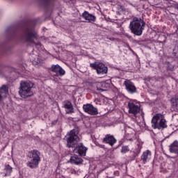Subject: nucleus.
<instances>
[{"label": "nucleus", "mask_w": 178, "mask_h": 178, "mask_svg": "<svg viewBox=\"0 0 178 178\" xmlns=\"http://www.w3.org/2000/svg\"><path fill=\"white\" fill-rule=\"evenodd\" d=\"M34 83L31 81H21L20 88L19 90V97L21 98H29L34 95Z\"/></svg>", "instance_id": "nucleus-1"}, {"label": "nucleus", "mask_w": 178, "mask_h": 178, "mask_svg": "<svg viewBox=\"0 0 178 178\" xmlns=\"http://www.w3.org/2000/svg\"><path fill=\"white\" fill-rule=\"evenodd\" d=\"M145 22L141 18L134 17L133 21L131 22L129 27L132 33L136 35H141L143 30H144Z\"/></svg>", "instance_id": "nucleus-2"}, {"label": "nucleus", "mask_w": 178, "mask_h": 178, "mask_svg": "<svg viewBox=\"0 0 178 178\" xmlns=\"http://www.w3.org/2000/svg\"><path fill=\"white\" fill-rule=\"evenodd\" d=\"M152 127L153 129H166L168 124H166V120L165 116L161 113H157L152 118Z\"/></svg>", "instance_id": "nucleus-3"}, {"label": "nucleus", "mask_w": 178, "mask_h": 178, "mask_svg": "<svg viewBox=\"0 0 178 178\" xmlns=\"http://www.w3.org/2000/svg\"><path fill=\"white\" fill-rule=\"evenodd\" d=\"M40 152L38 150H32L29 152V158L31 159V161H28L27 166L31 168V169H35V168H38V165L41 161V159L40 158Z\"/></svg>", "instance_id": "nucleus-4"}, {"label": "nucleus", "mask_w": 178, "mask_h": 178, "mask_svg": "<svg viewBox=\"0 0 178 178\" xmlns=\"http://www.w3.org/2000/svg\"><path fill=\"white\" fill-rule=\"evenodd\" d=\"M78 134L79 131L76 129H72L65 136L67 147L70 148L73 147L74 145H76V144L80 141V138H79Z\"/></svg>", "instance_id": "nucleus-5"}, {"label": "nucleus", "mask_w": 178, "mask_h": 178, "mask_svg": "<svg viewBox=\"0 0 178 178\" xmlns=\"http://www.w3.org/2000/svg\"><path fill=\"white\" fill-rule=\"evenodd\" d=\"M90 66L92 69L96 70L97 74H106V73H108V67L105 66V64L102 62L96 61L92 63Z\"/></svg>", "instance_id": "nucleus-6"}, {"label": "nucleus", "mask_w": 178, "mask_h": 178, "mask_svg": "<svg viewBox=\"0 0 178 178\" xmlns=\"http://www.w3.org/2000/svg\"><path fill=\"white\" fill-rule=\"evenodd\" d=\"M124 86H125V88L129 94H134L137 92V88L134 86V83L131 82V81L129 79H126L124 81Z\"/></svg>", "instance_id": "nucleus-7"}, {"label": "nucleus", "mask_w": 178, "mask_h": 178, "mask_svg": "<svg viewBox=\"0 0 178 178\" xmlns=\"http://www.w3.org/2000/svg\"><path fill=\"white\" fill-rule=\"evenodd\" d=\"M83 109L84 112L88 113L89 115H98V108L94 107L91 104H84L83 106Z\"/></svg>", "instance_id": "nucleus-8"}, {"label": "nucleus", "mask_w": 178, "mask_h": 178, "mask_svg": "<svg viewBox=\"0 0 178 178\" xmlns=\"http://www.w3.org/2000/svg\"><path fill=\"white\" fill-rule=\"evenodd\" d=\"M128 108L129 113H132L133 115H134V116H136V115H137V113H139L140 111H141L140 106L136 105L133 102L128 103Z\"/></svg>", "instance_id": "nucleus-9"}, {"label": "nucleus", "mask_w": 178, "mask_h": 178, "mask_svg": "<svg viewBox=\"0 0 178 178\" xmlns=\"http://www.w3.org/2000/svg\"><path fill=\"white\" fill-rule=\"evenodd\" d=\"M117 142L118 140L115 136L111 134L106 135L105 138L103 139V143H104V144H108V145H111V147H113Z\"/></svg>", "instance_id": "nucleus-10"}, {"label": "nucleus", "mask_w": 178, "mask_h": 178, "mask_svg": "<svg viewBox=\"0 0 178 178\" xmlns=\"http://www.w3.org/2000/svg\"><path fill=\"white\" fill-rule=\"evenodd\" d=\"M87 147H86L83 143H79L78 146L74 149V152L75 154H79L80 156H86L87 153Z\"/></svg>", "instance_id": "nucleus-11"}, {"label": "nucleus", "mask_w": 178, "mask_h": 178, "mask_svg": "<svg viewBox=\"0 0 178 178\" xmlns=\"http://www.w3.org/2000/svg\"><path fill=\"white\" fill-rule=\"evenodd\" d=\"M152 156V153H151V151L146 150L143 152L141 156V161H143V163L145 164L147 163V162H149Z\"/></svg>", "instance_id": "nucleus-12"}, {"label": "nucleus", "mask_w": 178, "mask_h": 178, "mask_svg": "<svg viewBox=\"0 0 178 178\" xmlns=\"http://www.w3.org/2000/svg\"><path fill=\"white\" fill-rule=\"evenodd\" d=\"M51 72L56 73V76H65V72L63 70L59 65H52Z\"/></svg>", "instance_id": "nucleus-13"}, {"label": "nucleus", "mask_w": 178, "mask_h": 178, "mask_svg": "<svg viewBox=\"0 0 178 178\" xmlns=\"http://www.w3.org/2000/svg\"><path fill=\"white\" fill-rule=\"evenodd\" d=\"M82 17L86 20V22H88V23H92L94 22H95V20L97 19V17H95V16L88 13V12L85 11L83 14H82Z\"/></svg>", "instance_id": "nucleus-14"}, {"label": "nucleus", "mask_w": 178, "mask_h": 178, "mask_svg": "<svg viewBox=\"0 0 178 178\" xmlns=\"http://www.w3.org/2000/svg\"><path fill=\"white\" fill-rule=\"evenodd\" d=\"M169 151L171 154H176L178 155V141L175 140L171 145H169Z\"/></svg>", "instance_id": "nucleus-15"}, {"label": "nucleus", "mask_w": 178, "mask_h": 178, "mask_svg": "<svg viewBox=\"0 0 178 178\" xmlns=\"http://www.w3.org/2000/svg\"><path fill=\"white\" fill-rule=\"evenodd\" d=\"M8 87L6 85H3L1 87H0V102L3 99V98H6V97H8Z\"/></svg>", "instance_id": "nucleus-16"}, {"label": "nucleus", "mask_w": 178, "mask_h": 178, "mask_svg": "<svg viewBox=\"0 0 178 178\" xmlns=\"http://www.w3.org/2000/svg\"><path fill=\"white\" fill-rule=\"evenodd\" d=\"M143 141L140 140H138L136 142V147L133 149V152L136 154V155H138L141 152V149H143Z\"/></svg>", "instance_id": "nucleus-17"}, {"label": "nucleus", "mask_w": 178, "mask_h": 178, "mask_svg": "<svg viewBox=\"0 0 178 178\" xmlns=\"http://www.w3.org/2000/svg\"><path fill=\"white\" fill-rule=\"evenodd\" d=\"M70 162L73 165H80V163H83V159L77 156H71Z\"/></svg>", "instance_id": "nucleus-18"}, {"label": "nucleus", "mask_w": 178, "mask_h": 178, "mask_svg": "<svg viewBox=\"0 0 178 178\" xmlns=\"http://www.w3.org/2000/svg\"><path fill=\"white\" fill-rule=\"evenodd\" d=\"M26 38L28 42H33L34 38H37V35L35 33H33V32L28 31Z\"/></svg>", "instance_id": "nucleus-19"}, {"label": "nucleus", "mask_w": 178, "mask_h": 178, "mask_svg": "<svg viewBox=\"0 0 178 178\" xmlns=\"http://www.w3.org/2000/svg\"><path fill=\"white\" fill-rule=\"evenodd\" d=\"M65 108L66 110L67 113H73V105H72V103L70 102H67L65 104Z\"/></svg>", "instance_id": "nucleus-20"}, {"label": "nucleus", "mask_w": 178, "mask_h": 178, "mask_svg": "<svg viewBox=\"0 0 178 178\" xmlns=\"http://www.w3.org/2000/svg\"><path fill=\"white\" fill-rule=\"evenodd\" d=\"M4 170L6 171L4 177H8V176H10V174L13 172V168L9 165H6L4 168Z\"/></svg>", "instance_id": "nucleus-21"}, {"label": "nucleus", "mask_w": 178, "mask_h": 178, "mask_svg": "<svg viewBox=\"0 0 178 178\" xmlns=\"http://www.w3.org/2000/svg\"><path fill=\"white\" fill-rule=\"evenodd\" d=\"M130 151V149L129 148V146H122L121 149L122 154H126Z\"/></svg>", "instance_id": "nucleus-22"}, {"label": "nucleus", "mask_w": 178, "mask_h": 178, "mask_svg": "<svg viewBox=\"0 0 178 178\" xmlns=\"http://www.w3.org/2000/svg\"><path fill=\"white\" fill-rule=\"evenodd\" d=\"M171 101L172 102V104H173L174 106H177V105H178V99L172 98L171 99Z\"/></svg>", "instance_id": "nucleus-23"}, {"label": "nucleus", "mask_w": 178, "mask_h": 178, "mask_svg": "<svg viewBox=\"0 0 178 178\" xmlns=\"http://www.w3.org/2000/svg\"><path fill=\"white\" fill-rule=\"evenodd\" d=\"M111 88V82L106 81V91H108V90Z\"/></svg>", "instance_id": "nucleus-24"}, {"label": "nucleus", "mask_w": 178, "mask_h": 178, "mask_svg": "<svg viewBox=\"0 0 178 178\" xmlns=\"http://www.w3.org/2000/svg\"><path fill=\"white\" fill-rule=\"evenodd\" d=\"M104 84H105V83H97V86H104Z\"/></svg>", "instance_id": "nucleus-25"}, {"label": "nucleus", "mask_w": 178, "mask_h": 178, "mask_svg": "<svg viewBox=\"0 0 178 178\" xmlns=\"http://www.w3.org/2000/svg\"><path fill=\"white\" fill-rule=\"evenodd\" d=\"M36 45H38H38H39V46H40V45H41V43L38 42V43H37V44H36Z\"/></svg>", "instance_id": "nucleus-26"}]
</instances>
